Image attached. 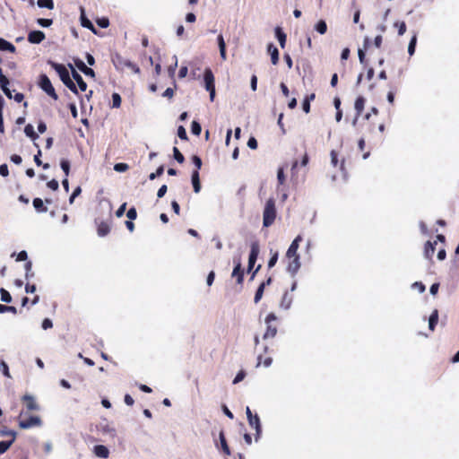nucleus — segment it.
<instances>
[{"label":"nucleus","mask_w":459,"mask_h":459,"mask_svg":"<svg viewBox=\"0 0 459 459\" xmlns=\"http://www.w3.org/2000/svg\"><path fill=\"white\" fill-rule=\"evenodd\" d=\"M302 241V237L298 235L286 252V257L288 259L287 270L292 275H295L300 268V257L298 254L299 243Z\"/></svg>","instance_id":"nucleus-1"},{"label":"nucleus","mask_w":459,"mask_h":459,"mask_svg":"<svg viewBox=\"0 0 459 459\" xmlns=\"http://www.w3.org/2000/svg\"><path fill=\"white\" fill-rule=\"evenodd\" d=\"M48 64L55 69L58 74L60 80L63 83L74 93L78 94L76 85L70 78V74L66 67L62 64H57L53 61H48Z\"/></svg>","instance_id":"nucleus-2"},{"label":"nucleus","mask_w":459,"mask_h":459,"mask_svg":"<svg viewBox=\"0 0 459 459\" xmlns=\"http://www.w3.org/2000/svg\"><path fill=\"white\" fill-rule=\"evenodd\" d=\"M276 218L275 201L269 198L264 205L263 212V226L267 228L273 224Z\"/></svg>","instance_id":"nucleus-3"},{"label":"nucleus","mask_w":459,"mask_h":459,"mask_svg":"<svg viewBox=\"0 0 459 459\" xmlns=\"http://www.w3.org/2000/svg\"><path fill=\"white\" fill-rule=\"evenodd\" d=\"M277 320V316L274 313H269L267 316L265 317V324H266V331L263 336V338L268 339V338H273L277 333V325L275 324Z\"/></svg>","instance_id":"nucleus-4"},{"label":"nucleus","mask_w":459,"mask_h":459,"mask_svg":"<svg viewBox=\"0 0 459 459\" xmlns=\"http://www.w3.org/2000/svg\"><path fill=\"white\" fill-rule=\"evenodd\" d=\"M39 86L53 100H56L58 99V95L56 94L55 88L46 74H42L39 75Z\"/></svg>","instance_id":"nucleus-5"},{"label":"nucleus","mask_w":459,"mask_h":459,"mask_svg":"<svg viewBox=\"0 0 459 459\" xmlns=\"http://www.w3.org/2000/svg\"><path fill=\"white\" fill-rule=\"evenodd\" d=\"M204 86L210 93V100L213 101L215 97L214 75L210 68H206L204 74Z\"/></svg>","instance_id":"nucleus-6"},{"label":"nucleus","mask_w":459,"mask_h":459,"mask_svg":"<svg viewBox=\"0 0 459 459\" xmlns=\"http://www.w3.org/2000/svg\"><path fill=\"white\" fill-rule=\"evenodd\" d=\"M259 252H260V246H259L258 241H253L250 245V253H249V257H248V269H247L248 272H250L253 269V267L257 260Z\"/></svg>","instance_id":"nucleus-7"},{"label":"nucleus","mask_w":459,"mask_h":459,"mask_svg":"<svg viewBox=\"0 0 459 459\" xmlns=\"http://www.w3.org/2000/svg\"><path fill=\"white\" fill-rule=\"evenodd\" d=\"M40 425L41 419L39 416H30L29 418L19 421V427L23 429L39 427Z\"/></svg>","instance_id":"nucleus-8"},{"label":"nucleus","mask_w":459,"mask_h":459,"mask_svg":"<svg viewBox=\"0 0 459 459\" xmlns=\"http://www.w3.org/2000/svg\"><path fill=\"white\" fill-rule=\"evenodd\" d=\"M45 38V33L41 30H31L28 34V41L31 44H39Z\"/></svg>","instance_id":"nucleus-9"},{"label":"nucleus","mask_w":459,"mask_h":459,"mask_svg":"<svg viewBox=\"0 0 459 459\" xmlns=\"http://www.w3.org/2000/svg\"><path fill=\"white\" fill-rule=\"evenodd\" d=\"M112 63L117 70H124L129 60L123 57L120 54L116 53L112 56Z\"/></svg>","instance_id":"nucleus-10"},{"label":"nucleus","mask_w":459,"mask_h":459,"mask_svg":"<svg viewBox=\"0 0 459 459\" xmlns=\"http://www.w3.org/2000/svg\"><path fill=\"white\" fill-rule=\"evenodd\" d=\"M9 83H10V82H9L8 78L3 74V72H1L0 73V88L8 99H12L13 94H12V91H10V89L8 88Z\"/></svg>","instance_id":"nucleus-11"},{"label":"nucleus","mask_w":459,"mask_h":459,"mask_svg":"<svg viewBox=\"0 0 459 459\" xmlns=\"http://www.w3.org/2000/svg\"><path fill=\"white\" fill-rule=\"evenodd\" d=\"M272 281H273V279L270 276L267 278L266 281H263L259 285V287L257 288L255 294V298H254L255 303H258L261 300V299L263 298V295H264V290L265 286L270 285Z\"/></svg>","instance_id":"nucleus-12"},{"label":"nucleus","mask_w":459,"mask_h":459,"mask_svg":"<svg viewBox=\"0 0 459 459\" xmlns=\"http://www.w3.org/2000/svg\"><path fill=\"white\" fill-rule=\"evenodd\" d=\"M231 276L237 278V282L238 284H242L243 283V281H244V270L241 268V263H240L239 260L236 263L235 267L233 269V272L231 273Z\"/></svg>","instance_id":"nucleus-13"},{"label":"nucleus","mask_w":459,"mask_h":459,"mask_svg":"<svg viewBox=\"0 0 459 459\" xmlns=\"http://www.w3.org/2000/svg\"><path fill=\"white\" fill-rule=\"evenodd\" d=\"M69 67L72 70V76L77 82L79 89L82 91H85L87 90V83L83 81L82 77L74 70L72 65H69Z\"/></svg>","instance_id":"nucleus-14"},{"label":"nucleus","mask_w":459,"mask_h":459,"mask_svg":"<svg viewBox=\"0 0 459 459\" xmlns=\"http://www.w3.org/2000/svg\"><path fill=\"white\" fill-rule=\"evenodd\" d=\"M81 24L82 27L91 30L94 34L98 33L92 22L85 16L84 9L82 7L81 8Z\"/></svg>","instance_id":"nucleus-15"},{"label":"nucleus","mask_w":459,"mask_h":459,"mask_svg":"<svg viewBox=\"0 0 459 459\" xmlns=\"http://www.w3.org/2000/svg\"><path fill=\"white\" fill-rule=\"evenodd\" d=\"M97 233L100 237H105L110 232V225L107 221L97 222Z\"/></svg>","instance_id":"nucleus-16"},{"label":"nucleus","mask_w":459,"mask_h":459,"mask_svg":"<svg viewBox=\"0 0 459 459\" xmlns=\"http://www.w3.org/2000/svg\"><path fill=\"white\" fill-rule=\"evenodd\" d=\"M8 434L12 436V439L9 441H0V455L5 453L12 446L16 437V433L13 430H8Z\"/></svg>","instance_id":"nucleus-17"},{"label":"nucleus","mask_w":459,"mask_h":459,"mask_svg":"<svg viewBox=\"0 0 459 459\" xmlns=\"http://www.w3.org/2000/svg\"><path fill=\"white\" fill-rule=\"evenodd\" d=\"M22 401L24 402L26 408L29 411H38L39 410V405L36 403L35 399L31 395L25 394L22 397Z\"/></svg>","instance_id":"nucleus-18"},{"label":"nucleus","mask_w":459,"mask_h":459,"mask_svg":"<svg viewBox=\"0 0 459 459\" xmlns=\"http://www.w3.org/2000/svg\"><path fill=\"white\" fill-rule=\"evenodd\" d=\"M267 52L271 56L272 64L274 65H277L279 62V51L277 48L273 43H270L267 46Z\"/></svg>","instance_id":"nucleus-19"},{"label":"nucleus","mask_w":459,"mask_h":459,"mask_svg":"<svg viewBox=\"0 0 459 459\" xmlns=\"http://www.w3.org/2000/svg\"><path fill=\"white\" fill-rule=\"evenodd\" d=\"M251 428H254L255 430V439L257 440L261 434V424L260 419L257 414H255L251 421H248Z\"/></svg>","instance_id":"nucleus-20"},{"label":"nucleus","mask_w":459,"mask_h":459,"mask_svg":"<svg viewBox=\"0 0 459 459\" xmlns=\"http://www.w3.org/2000/svg\"><path fill=\"white\" fill-rule=\"evenodd\" d=\"M93 451L94 454L100 458H108L109 455L108 447L103 445L95 446Z\"/></svg>","instance_id":"nucleus-21"},{"label":"nucleus","mask_w":459,"mask_h":459,"mask_svg":"<svg viewBox=\"0 0 459 459\" xmlns=\"http://www.w3.org/2000/svg\"><path fill=\"white\" fill-rule=\"evenodd\" d=\"M219 437H220L221 448L223 454L227 456L230 455L231 452H230V446H228L223 430H221V432L219 434Z\"/></svg>","instance_id":"nucleus-22"},{"label":"nucleus","mask_w":459,"mask_h":459,"mask_svg":"<svg viewBox=\"0 0 459 459\" xmlns=\"http://www.w3.org/2000/svg\"><path fill=\"white\" fill-rule=\"evenodd\" d=\"M191 179H192L194 192L196 193V194L199 193L200 190H201V182H200L199 171L194 170L192 172Z\"/></svg>","instance_id":"nucleus-23"},{"label":"nucleus","mask_w":459,"mask_h":459,"mask_svg":"<svg viewBox=\"0 0 459 459\" xmlns=\"http://www.w3.org/2000/svg\"><path fill=\"white\" fill-rule=\"evenodd\" d=\"M366 100L363 96H359L354 103L357 117L360 116L364 110Z\"/></svg>","instance_id":"nucleus-24"},{"label":"nucleus","mask_w":459,"mask_h":459,"mask_svg":"<svg viewBox=\"0 0 459 459\" xmlns=\"http://www.w3.org/2000/svg\"><path fill=\"white\" fill-rule=\"evenodd\" d=\"M0 50L14 53L16 51V48L11 42L0 38Z\"/></svg>","instance_id":"nucleus-25"},{"label":"nucleus","mask_w":459,"mask_h":459,"mask_svg":"<svg viewBox=\"0 0 459 459\" xmlns=\"http://www.w3.org/2000/svg\"><path fill=\"white\" fill-rule=\"evenodd\" d=\"M275 36H276V38L279 40L281 48H284L285 45H286L287 36L283 32V30H281V27H276L275 28Z\"/></svg>","instance_id":"nucleus-26"},{"label":"nucleus","mask_w":459,"mask_h":459,"mask_svg":"<svg viewBox=\"0 0 459 459\" xmlns=\"http://www.w3.org/2000/svg\"><path fill=\"white\" fill-rule=\"evenodd\" d=\"M436 241L434 243L430 242V241H427L425 243V247H424V255L426 258L428 259H431L434 252H435V245H436Z\"/></svg>","instance_id":"nucleus-27"},{"label":"nucleus","mask_w":459,"mask_h":459,"mask_svg":"<svg viewBox=\"0 0 459 459\" xmlns=\"http://www.w3.org/2000/svg\"><path fill=\"white\" fill-rule=\"evenodd\" d=\"M438 322V310L434 309L429 318V328L430 331H434Z\"/></svg>","instance_id":"nucleus-28"},{"label":"nucleus","mask_w":459,"mask_h":459,"mask_svg":"<svg viewBox=\"0 0 459 459\" xmlns=\"http://www.w3.org/2000/svg\"><path fill=\"white\" fill-rule=\"evenodd\" d=\"M32 204L35 210L38 212H46L48 211V208L47 206H45L44 202L42 201V199L39 197L34 198Z\"/></svg>","instance_id":"nucleus-29"},{"label":"nucleus","mask_w":459,"mask_h":459,"mask_svg":"<svg viewBox=\"0 0 459 459\" xmlns=\"http://www.w3.org/2000/svg\"><path fill=\"white\" fill-rule=\"evenodd\" d=\"M217 40H218V45H219V48H220L221 57L223 60H225L226 59V44H225L223 36L221 34H220L217 38Z\"/></svg>","instance_id":"nucleus-30"},{"label":"nucleus","mask_w":459,"mask_h":459,"mask_svg":"<svg viewBox=\"0 0 459 459\" xmlns=\"http://www.w3.org/2000/svg\"><path fill=\"white\" fill-rule=\"evenodd\" d=\"M217 40H218V45H219V48H220L221 57L223 60H225L226 59V44H225L223 36L221 34H220L217 38Z\"/></svg>","instance_id":"nucleus-31"},{"label":"nucleus","mask_w":459,"mask_h":459,"mask_svg":"<svg viewBox=\"0 0 459 459\" xmlns=\"http://www.w3.org/2000/svg\"><path fill=\"white\" fill-rule=\"evenodd\" d=\"M24 133L28 137H30L33 141H35L39 137V135L34 131L33 126L30 124L25 126Z\"/></svg>","instance_id":"nucleus-32"},{"label":"nucleus","mask_w":459,"mask_h":459,"mask_svg":"<svg viewBox=\"0 0 459 459\" xmlns=\"http://www.w3.org/2000/svg\"><path fill=\"white\" fill-rule=\"evenodd\" d=\"M37 4L39 8H47L48 10H53L55 6L53 0H38Z\"/></svg>","instance_id":"nucleus-33"},{"label":"nucleus","mask_w":459,"mask_h":459,"mask_svg":"<svg viewBox=\"0 0 459 459\" xmlns=\"http://www.w3.org/2000/svg\"><path fill=\"white\" fill-rule=\"evenodd\" d=\"M291 302H292V299L289 296V293L286 291L283 294V296H282V299H281V307L285 308V309H288L290 307Z\"/></svg>","instance_id":"nucleus-34"},{"label":"nucleus","mask_w":459,"mask_h":459,"mask_svg":"<svg viewBox=\"0 0 459 459\" xmlns=\"http://www.w3.org/2000/svg\"><path fill=\"white\" fill-rule=\"evenodd\" d=\"M416 43H417V35L414 34L412 36V38L411 39L409 46H408V53L410 56H412L414 54Z\"/></svg>","instance_id":"nucleus-35"},{"label":"nucleus","mask_w":459,"mask_h":459,"mask_svg":"<svg viewBox=\"0 0 459 459\" xmlns=\"http://www.w3.org/2000/svg\"><path fill=\"white\" fill-rule=\"evenodd\" d=\"M1 300L5 303H10L12 301V296L5 289H0Z\"/></svg>","instance_id":"nucleus-36"},{"label":"nucleus","mask_w":459,"mask_h":459,"mask_svg":"<svg viewBox=\"0 0 459 459\" xmlns=\"http://www.w3.org/2000/svg\"><path fill=\"white\" fill-rule=\"evenodd\" d=\"M316 31H318L320 34H325L327 30V25H326V22L324 21V20H320L316 24Z\"/></svg>","instance_id":"nucleus-37"},{"label":"nucleus","mask_w":459,"mask_h":459,"mask_svg":"<svg viewBox=\"0 0 459 459\" xmlns=\"http://www.w3.org/2000/svg\"><path fill=\"white\" fill-rule=\"evenodd\" d=\"M121 101H122L121 96L118 93L114 92L112 94V108H120Z\"/></svg>","instance_id":"nucleus-38"},{"label":"nucleus","mask_w":459,"mask_h":459,"mask_svg":"<svg viewBox=\"0 0 459 459\" xmlns=\"http://www.w3.org/2000/svg\"><path fill=\"white\" fill-rule=\"evenodd\" d=\"M173 156H174V159L178 162V163H183L185 161V157L184 155L180 152V151L177 148V147H174L173 148Z\"/></svg>","instance_id":"nucleus-39"},{"label":"nucleus","mask_w":459,"mask_h":459,"mask_svg":"<svg viewBox=\"0 0 459 459\" xmlns=\"http://www.w3.org/2000/svg\"><path fill=\"white\" fill-rule=\"evenodd\" d=\"M61 169H63L65 177L67 178L69 176L70 172V162L67 160H62L60 162Z\"/></svg>","instance_id":"nucleus-40"},{"label":"nucleus","mask_w":459,"mask_h":459,"mask_svg":"<svg viewBox=\"0 0 459 459\" xmlns=\"http://www.w3.org/2000/svg\"><path fill=\"white\" fill-rule=\"evenodd\" d=\"M191 131H192V134H194L195 135H199L202 131L201 125L197 121H193L192 125H191Z\"/></svg>","instance_id":"nucleus-41"},{"label":"nucleus","mask_w":459,"mask_h":459,"mask_svg":"<svg viewBox=\"0 0 459 459\" xmlns=\"http://www.w3.org/2000/svg\"><path fill=\"white\" fill-rule=\"evenodd\" d=\"M164 172V166L163 165H160V167H158V169H156L155 172H152L149 175V178L151 180H153L155 179L156 178L161 176Z\"/></svg>","instance_id":"nucleus-42"},{"label":"nucleus","mask_w":459,"mask_h":459,"mask_svg":"<svg viewBox=\"0 0 459 459\" xmlns=\"http://www.w3.org/2000/svg\"><path fill=\"white\" fill-rule=\"evenodd\" d=\"M397 91V87L396 86H391V89L390 91H388L387 93V100L390 104H394V95Z\"/></svg>","instance_id":"nucleus-43"},{"label":"nucleus","mask_w":459,"mask_h":459,"mask_svg":"<svg viewBox=\"0 0 459 459\" xmlns=\"http://www.w3.org/2000/svg\"><path fill=\"white\" fill-rule=\"evenodd\" d=\"M114 169L117 172H126V170L129 169V166L126 163L120 162V163L115 164Z\"/></svg>","instance_id":"nucleus-44"},{"label":"nucleus","mask_w":459,"mask_h":459,"mask_svg":"<svg viewBox=\"0 0 459 459\" xmlns=\"http://www.w3.org/2000/svg\"><path fill=\"white\" fill-rule=\"evenodd\" d=\"M37 23L42 27L48 28L52 25L53 20L52 19H45V18H39L37 20Z\"/></svg>","instance_id":"nucleus-45"},{"label":"nucleus","mask_w":459,"mask_h":459,"mask_svg":"<svg viewBox=\"0 0 459 459\" xmlns=\"http://www.w3.org/2000/svg\"><path fill=\"white\" fill-rule=\"evenodd\" d=\"M394 27L398 29L399 35H403L406 31V24L404 22H396Z\"/></svg>","instance_id":"nucleus-46"},{"label":"nucleus","mask_w":459,"mask_h":459,"mask_svg":"<svg viewBox=\"0 0 459 459\" xmlns=\"http://www.w3.org/2000/svg\"><path fill=\"white\" fill-rule=\"evenodd\" d=\"M246 371L244 369H241L238 372L237 376L233 379V384L236 385L239 382H241L246 377Z\"/></svg>","instance_id":"nucleus-47"},{"label":"nucleus","mask_w":459,"mask_h":459,"mask_svg":"<svg viewBox=\"0 0 459 459\" xmlns=\"http://www.w3.org/2000/svg\"><path fill=\"white\" fill-rule=\"evenodd\" d=\"M178 135L181 140L186 141L188 139L186 131L183 126H179L178 128Z\"/></svg>","instance_id":"nucleus-48"},{"label":"nucleus","mask_w":459,"mask_h":459,"mask_svg":"<svg viewBox=\"0 0 459 459\" xmlns=\"http://www.w3.org/2000/svg\"><path fill=\"white\" fill-rule=\"evenodd\" d=\"M285 175L282 168H280L277 172V180L279 185H283L285 183Z\"/></svg>","instance_id":"nucleus-49"},{"label":"nucleus","mask_w":459,"mask_h":459,"mask_svg":"<svg viewBox=\"0 0 459 459\" xmlns=\"http://www.w3.org/2000/svg\"><path fill=\"white\" fill-rule=\"evenodd\" d=\"M192 161L196 168L195 170L199 171V169H201L202 164H203L201 158L197 155H193Z\"/></svg>","instance_id":"nucleus-50"},{"label":"nucleus","mask_w":459,"mask_h":459,"mask_svg":"<svg viewBox=\"0 0 459 459\" xmlns=\"http://www.w3.org/2000/svg\"><path fill=\"white\" fill-rule=\"evenodd\" d=\"M126 216L127 218L130 220V221H133V220H135L136 217H137V212H136V209L134 207H131L127 212H126Z\"/></svg>","instance_id":"nucleus-51"},{"label":"nucleus","mask_w":459,"mask_h":459,"mask_svg":"<svg viewBox=\"0 0 459 459\" xmlns=\"http://www.w3.org/2000/svg\"><path fill=\"white\" fill-rule=\"evenodd\" d=\"M126 68L131 69L134 74H140L141 72L139 66L130 60L128 61L127 65H126Z\"/></svg>","instance_id":"nucleus-52"},{"label":"nucleus","mask_w":459,"mask_h":459,"mask_svg":"<svg viewBox=\"0 0 459 459\" xmlns=\"http://www.w3.org/2000/svg\"><path fill=\"white\" fill-rule=\"evenodd\" d=\"M97 24L100 27V28H108V25H109V21L108 18H100V19H98L97 20Z\"/></svg>","instance_id":"nucleus-53"},{"label":"nucleus","mask_w":459,"mask_h":459,"mask_svg":"<svg viewBox=\"0 0 459 459\" xmlns=\"http://www.w3.org/2000/svg\"><path fill=\"white\" fill-rule=\"evenodd\" d=\"M75 66L81 71H84V69L87 67V65L79 58L74 59Z\"/></svg>","instance_id":"nucleus-54"},{"label":"nucleus","mask_w":459,"mask_h":459,"mask_svg":"<svg viewBox=\"0 0 459 459\" xmlns=\"http://www.w3.org/2000/svg\"><path fill=\"white\" fill-rule=\"evenodd\" d=\"M47 186H48V188L52 189L53 191L57 190L58 187H59L58 181L56 180V179H51L50 181H48L47 183Z\"/></svg>","instance_id":"nucleus-55"},{"label":"nucleus","mask_w":459,"mask_h":459,"mask_svg":"<svg viewBox=\"0 0 459 459\" xmlns=\"http://www.w3.org/2000/svg\"><path fill=\"white\" fill-rule=\"evenodd\" d=\"M331 156V163L333 167H336L338 165V153L333 150L330 153Z\"/></svg>","instance_id":"nucleus-56"},{"label":"nucleus","mask_w":459,"mask_h":459,"mask_svg":"<svg viewBox=\"0 0 459 459\" xmlns=\"http://www.w3.org/2000/svg\"><path fill=\"white\" fill-rule=\"evenodd\" d=\"M277 260H278V253L275 252L272 256L271 258L269 259L268 261V267L269 268H272L275 265V264L277 263Z\"/></svg>","instance_id":"nucleus-57"},{"label":"nucleus","mask_w":459,"mask_h":459,"mask_svg":"<svg viewBox=\"0 0 459 459\" xmlns=\"http://www.w3.org/2000/svg\"><path fill=\"white\" fill-rule=\"evenodd\" d=\"M126 209V203L122 204L116 212V216L120 218L123 216Z\"/></svg>","instance_id":"nucleus-58"},{"label":"nucleus","mask_w":459,"mask_h":459,"mask_svg":"<svg viewBox=\"0 0 459 459\" xmlns=\"http://www.w3.org/2000/svg\"><path fill=\"white\" fill-rule=\"evenodd\" d=\"M247 146L252 150H255L257 148L256 139L255 137H250L247 141Z\"/></svg>","instance_id":"nucleus-59"},{"label":"nucleus","mask_w":459,"mask_h":459,"mask_svg":"<svg viewBox=\"0 0 459 459\" xmlns=\"http://www.w3.org/2000/svg\"><path fill=\"white\" fill-rule=\"evenodd\" d=\"M53 327V323L49 318H45L42 322V328L48 330Z\"/></svg>","instance_id":"nucleus-60"},{"label":"nucleus","mask_w":459,"mask_h":459,"mask_svg":"<svg viewBox=\"0 0 459 459\" xmlns=\"http://www.w3.org/2000/svg\"><path fill=\"white\" fill-rule=\"evenodd\" d=\"M0 175L4 178L9 175V169H8L7 164L0 165Z\"/></svg>","instance_id":"nucleus-61"},{"label":"nucleus","mask_w":459,"mask_h":459,"mask_svg":"<svg viewBox=\"0 0 459 459\" xmlns=\"http://www.w3.org/2000/svg\"><path fill=\"white\" fill-rule=\"evenodd\" d=\"M167 190H168L167 186H166V185H162V186L159 188V190H158L157 196H158L159 198L163 197V196L166 195Z\"/></svg>","instance_id":"nucleus-62"},{"label":"nucleus","mask_w":459,"mask_h":459,"mask_svg":"<svg viewBox=\"0 0 459 459\" xmlns=\"http://www.w3.org/2000/svg\"><path fill=\"white\" fill-rule=\"evenodd\" d=\"M28 258L27 252L22 250L20 253H18L16 261H26Z\"/></svg>","instance_id":"nucleus-63"},{"label":"nucleus","mask_w":459,"mask_h":459,"mask_svg":"<svg viewBox=\"0 0 459 459\" xmlns=\"http://www.w3.org/2000/svg\"><path fill=\"white\" fill-rule=\"evenodd\" d=\"M124 401H125L126 404V405H128V406H133V405H134V399H133V397H132L130 394H126L125 395Z\"/></svg>","instance_id":"nucleus-64"}]
</instances>
